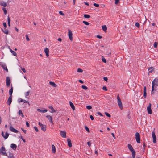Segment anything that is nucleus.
I'll return each mask as SVG.
<instances>
[{"label": "nucleus", "mask_w": 158, "mask_h": 158, "mask_svg": "<svg viewBox=\"0 0 158 158\" xmlns=\"http://www.w3.org/2000/svg\"><path fill=\"white\" fill-rule=\"evenodd\" d=\"M158 86V79L155 78L152 82V94L154 93V91H156V88Z\"/></svg>", "instance_id": "obj_1"}, {"label": "nucleus", "mask_w": 158, "mask_h": 158, "mask_svg": "<svg viewBox=\"0 0 158 158\" xmlns=\"http://www.w3.org/2000/svg\"><path fill=\"white\" fill-rule=\"evenodd\" d=\"M117 103H118V105L119 108L121 109L122 110L123 108L122 103L120 99L119 95H118L117 96Z\"/></svg>", "instance_id": "obj_2"}, {"label": "nucleus", "mask_w": 158, "mask_h": 158, "mask_svg": "<svg viewBox=\"0 0 158 158\" xmlns=\"http://www.w3.org/2000/svg\"><path fill=\"white\" fill-rule=\"evenodd\" d=\"M5 151V148L3 146L0 149V154L3 156H7V154Z\"/></svg>", "instance_id": "obj_3"}, {"label": "nucleus", "mask_w": 158, "mask_h": 158, "mask_svg": "<svg viewBox=\"0 0 158 158\" xmlns=\"http://www.w3.org/2000/svg\"><path fill=\"white\" fill-rule=\"evenodd\" d=\"M135 138L137 142L139 143L140 142V138L139 134L138 132H136L135 134Z\"/></svg>", "instance_id": "obj_4"}, {"label": "nucleus", "mask_w": 158, "mask_h": 158, "mask_svg": "<svg viewBox=\"0 0 158 158\" xmlns=\"http://www.w3.org/2000/svg\"><path fill=\"white\" fill-rule=\"evenodd\" d=\"M0 65L7 72H8V69L7 68V66L5 63L2 62H0Z\"/></svg>", "instance_id": "obj_5"}, {"label": "nucleus", "mask_w": 158, "mask_h": 158, "mask_svg": "<svg viewBox=\"0 0 158 158\" xmlns=\"http://www.w3.org/2000/svg\"><path fill=\"white\" fill-rule=\"evenodd\" d=\"M39 125L41 127V129L42 131H45L46 130V126L45 125H43L40 122H39Z\"/></svg>", "instance_id": "obj_6"}, {"label": "nucleus", "mask_w": 158, "mask_h": 158, "mask_svg": "<svg viewBox=\"0 0 158 158\" xmlns=\"http://www.w3.org/2000/svg\"><path fill=\"white\" fill-rule=\"evenodd\" d=\"M151 104L150 103L149 104L148 106H147V110L148 113L149 114H152V111L151 109Z\"/></svg>", "instance_id": "obj_7"}, {"label": "nucleus", "mask_w": 158, "mask_h": 158, "mask_svg": "<svg viewBox=\"0 0 158 158\" xmlns=\"http://www.w3.org/2000/svg\"><path fill=\"white\" fill-rule=\"evenodd\" d=\"M10 130L11 131L14 132V133H18L19 132V131H18V130L13 128V127H12V125L11 124H10Z\"/></svg>", "instance_id": "obj_8"}, {"label": "nucleus", "mask_w": 158, "mask_h": 158, "mask_svg": "<svg viewBox=\"0 0 158 158\" xmlns=\"http://www.w3.org/2000/svg\"><path fill=\"white\" fill-rule=\"evenodd\" d=\"M1 135L5 139H6L9 136V134L7 132H6L5 135H4V132L3 131L2 132Z\"/></svg>", "instance_id": "obj_9"}, {"label": "nucleus", "mask_w": 158, "mask_h": 158, "mask_svg": "<svg viewBox=\"0 0 158 158\" xmlns=\"http://www.w3.org/2000/svg\"><path fill=\"white\" fill-rule=\"evenodd\" d=\"M152 136L153 139V142L154 143H156V137L155 132L153 131L152 133Z\"/></svg>", "instance_id": "obj_10"}, {"label": "nucleus", "mask_w": 158, "mask_h": 158, "mask_svg": "<svg viewBox=\"0 0 158 158\" xmlns=\"http://www.w3.org/2000/svg\"><path fill=\"white\" fill-rule=\"evenodd\" d=\"M60 134L61 136L64 138H65L66 137V132L65 131H60Z\"/></svg>", "instance_id": "obj_11"}, {"label": "nucleus", "mask_w": 158, "mask_h": 158, "mask_svg": "<svg viewBox=\"0 0 158 158\" xmlns=\"http://www.w3.org/2000/svg\"><path fill=\"white\" fill-rule=\"evenodd\" d=\"M10 77H7L6 80V86L7 87H9L10 86Z\"/></svg>", "instance_id": "obj_12"}, {"label": "nucleus", "mask_w": 158, "mask_h": 158, "mask_svg": "<svg viewBox=\"0 0 158 158\" xmlns=\"http://www.w3.org/2000/svg\"><path fill=\"white\" fill-rule=\"evenodd\" d=\"M12 97L11 96L9 97L7 102V103L8 105H10L11 104L12 101Z\"/></svg>", "instance_id": "obj_13"}, {"label": "nucleus", "mask_w": 158, "mask_h": 158, "mask_svg": "<svg viewBox=\"0 0 158 158\" xmlns=\"http://www.w3.org/2000/svg\"><path fill=\"white\" fill-rule=\"evenodd\" d=\"M68 35L69 39L71 40H73L72 33V31L70 30H69L68 31Z\"/></svg>", "instance_id": "obj_14"}, {"label": "nucleus", "mask_w": 158, "mask_h": 158, "mask_svg": "<svg viewBox=\"0 0 158 158\" xmlns=\"http://www.w3.org/2000/svg\"><path fill=\"white\" fill-rule=\"evenodd\" d=\"M46 117L49 120L50 122L51 123H53V122L52 121V118L51 116L49 115H48L46 116Z\"/></svg>", "instance_id": "obj_15"}, {"label": "nucleus", "mask_w": 158, "mask_h": 158, "mask_svg": "<svg viewBox=\"0 0 158 158\" xmlns=\"http://www.w3.org/2000/svg\"><path fill=\"white\" fill-rule=\"evenodd\" d=\"M44 51L45 53L46 56L48 57L49 52V49L48 48H45Z\"/></svg>", "instance_id": "obj_16"}, {"label": "nucleus", "mask_w": 158, "mask_h": 158, "mask_svg": "<svg viewBox=\"0 0 158 158\" xmlns=\"http://www.w3.org/2000/svg\"><path fill=\"white\" fill-rule=\"evenodd\" d=\"M2 31L5 34H8V31L7 29H6V28H4L3 29L2 28Z\"/></svg>", "instance_id": "obj_17"}, {"label": "nucleus", "mask_w": 158, "mask_h": 158, "mask_svg": "<svg viewBox=\"0 0 158 158\" xmlns=\"http://www.w3.org/2000/svg\"><path fill=\"white\" fill-rule=\"evenodd\" d=\"M48 108L51 110V111H50L51 113H53L56 112V110L54 109V108L52 106H48Z\"/></svg>", "instance_id": "obj_18"}, {"label": "nucleus", "mask_w": 158, "mask_h": 158, "mask_svg": "<svg viewBox=\"0 0 158 158\" xmlns=\"http://www.w3.org/2000/svg\"><path fill=\"white\" fill-rule=\"evenodd\" d=\"M10 147L14 150H15L17 148V145L15 144H11Z\"/></svg>", "instance_id": "obj_19"}, {"label": "nucleus", "mask_w": 158, "mask_h": 158, "mask_svg": "<svg viewBox=\"0 0 158 158\" xmlns=\"http://www.w3.org/2000/svg\"><path fill=\"white\" fill-rule=\"evenodd\" d=\"M68 144V146L69 147H71L72 146V144L71 143V141L69 139H67Z\"/></svg>", "instance_id": "obj_20"}, {"label": "nucleus", "mask_w": 158, "mask_h": 158, "mask_svg": "<svg viewBox=\"0 0 158 158\" xmlns=\"http://www.w3.org/2000/svg\"><path fill=\"white\" fill-rule=\"evenodd\" d=\"M147 95L146 93V87L145 86L144 87V91H143V97L145 98H146Z\"/></svg>", "instance_id": "obj_21"}, {"label": "nucleus", "mask_w": 158, "mask_h": 158, "mask_svg": "<svg viewBox=\"0 0 158 158\" xmlns=\"http://www.w3.org/2000/svg\"><path fill=\"white\" fill-rule=\"evenodd\" d=\"M0 5L4 7H6L7 6V3L4 1H2L0 2Z\"/></svg>", "instance_id": "obj_22"}, {"label": "nucleus", "mask_w": 158, "mask_h": 158, "mask_svg": "<svg viewBox=\"0 0 158 158\" xmlns=\"http://www.w3.org/2000/svg\"><path fill=\"white\" fill-rule=\"evenodd\" d=\"M128 147L129 150L131 152L134 150L133 147L130 144H128Z\"/></svg>", "instance_id": "obj_23"}, {"label": "nucleus", "mask_w": 158, "mask_h": 158, "mask_svg": "<svg viewBox=\"0 0 158 158\" xmlns=\"http://www.w3.org/2000/svg\"><path fill=\"white\" fill-rule=\"evenodd\" d=\"M49 84L52 86L53 87H56L57 86V85L54 82L50 81Z\"/></svg>", "instance_id": "obj_24"}, {"label": "nucleus", "mask_w": 158, "mask_h": 158, "mask_svg": "<svg viewBox=\"0 0 158 158\" xmlns=\"http://www.w3.org/2000/svg\"><path fill=\"white\" fill-rule=\"evenodd\" d=\"M69 104L71 108L73 110H74L75 109V108L73 104L71 102H69Z\"/></svg>", "instance_id": "obj_25"}, {"label": "nucleus", "mask_w": 158, "mask_h": 158, "mask_svg": "<svg viewBox=\"0 0 158 158\" xmlns=\"http://www.w3.org/2000/svg\"><path fill=\"white\" fill-rule=\"evenodd\" d=\"M8 158H13L14 156L12 153H11L10 152H9V154L7 156Z\"/></svg>", "instance_id": "obj_26"}, {"label": "nucleus", "mask_w": 158, "mask_h": 158, "mask_svg": "<svg viewBox=\"0 0 158 158\" xmlns=\"http://www.w3.org/2000/svg\"><path fill=\"white\" fill-rule=\"evenodd\" d=\"M13 91V88L12 87L10 89L9 91V94L10 96L12 97V94Z\"/></svg>", "instance_id": "obj_27"}, {"label": "nucleus", "mask_w": 158, "mask_h": 158, "mask_svg": "<svg viewBox=\"0 0 158 158\" xmlns=\"http://www.w3.org/2000/svg\"><path fill=\"white\" fill-rule=\"evenodd\" d=\"M60 15L63 16V18H61V19H64L66 18V17L64 14L61 11H60Z\"/></svg>", "instance_id": "obj_28"}, {"label": "nucleus", "mask_w": 158, "mask_h": 158, "mask_svg": "<svg viewBox=\"0 0 158 158\" xmlns=\"http://www.w3.org/2000/svg\"><path fill=\"white\" fill-rule=\"evenodd\" d=\"M52 152L53 153H55V152H56V149L55 147L53 144L52 146Z\"/></svg>", "instance_id": "obj_29"}, {"label": "nucleus", "mask_w": 158, "mask_h": 158, "mask_svg": "<svg viewBox=\"0 0 158 158\" xmlns=\"http://www.w3.org/2000/svg\"><path fill=\"white\" fill-rule=\"evenodd\" d=\"M102 29L104 32H106L107 30V27L105 25L102 26Z\"/></svg>", "instance_id": "obj_30"}, {"label": "nucleus", "mask_w": 158, "mask_h": 158, "mask_svg": "<svg viewBox=\"0 0 158 158\" xmlns=\"http://www.w3.org/2000/svg\"><path fill=\"white\" fill-rule=\"evenodd\" d=\"M18 114L19 115H21L23 118L24 117V115L23 113H22V112L21 111V110H19V112H18Z\"/></svg>", "instance_id": "obj_31"}, {"label": "nucleus", "mask_w": 158, "mask_h": 158, "mask_svg": "<svg viewBox=\"0 0 158 158\" xmlns=\"http://www.w3.org/2000/svg\"><path fill=\"white\" fill-rule=\"evenodd\" d=\"M154 70V68L153 67H150L149 68L148 71L149 73H152Z\"/></svg>", "instance_id": "obj_32"}, {"label": "nucleus", "mask_w": 158, "mask_h": 158, "mask_svg": "<svg viewBox=\"0 0 158 158\" xmlns=\"http://www.w3.org/2000/svg\"><path fill=\"white\" fill-rule=\"evenodd\" d=\"M7 21H8V24L9 26H10V19L9 16H8L7 18Z\"/></svg>", "instance_id": "obj_33"}, {"label": "nucleus", "mask_w": 158, "mask_h": 158, "mask_svg": "<svg viewBox=\"0 0 158 158\" xmlns=\"http://www.w3.org/2000/svg\"><path fill=\"white\" fill-rule=\"evenodd\" d=\"M2 10H3L5 14L6 15L7 13V11L6 9L5 8L3 7L2 8Z\"/></svg>", "instance_id": "obj_34"}, {"label": "nucleus", "mask_w": 158, "mask_h": 158, "mask_svg": "<svg viewBox=\"0 0 158 158\" xmlns=\"http://www.w3.org/2000/svg\"><path fill=\"white\" fill-rule=\"evenodd\" d=\"M13 54V55L14 56H17V53L16 52H14V51H12L11 52Z\"/></svg>", "instance_id": "obj_35"}, {"label": "nucleus", "mask_w": 158, "mask_h": 158, "mask_svg": "<svg viewBox=\"0 0 158 158\" xmlns=\"http://www.w3.org/2000/svg\"><path fill=\"white\" fill-rule=\"evenodd\" d=\"M90 16L87 14H85L84 15V17L86 18H89L90 17Z\"/></svg>", "instance_id": "obj_36"}, {"label": "nucleus", "mask_w": 158, "mask_h": 158, "mask_svg": "<svg viewBox=\"0 0 158 158\" xmlns=\"http://www.w3.org/2000/svg\"><path fill=\"white\" fill-rule=\"evenodd\" d=\"M30 92L29 91H28L25 93V96L26 97H27L29 95Z\"/></svg>", "instance_id": "obj_37"}, {"label": "nucleus", "mask_w": 158, "mask_h": 158, "mask_svg": "<svg viewBox=\"0 0 158 158\" xmlns=\"http://www.w3.org/2000/svg\"><path fill=\"white\" fill-rule=\"evenodd\" d=\"M157 45H158V43L156 42H155L154 43V45H153L154 47L155 48H156L157 46Z\"/></svg>", "instance_id": "obj_38"}, {"label": "nucleus", "mask_w": 158, "mask_h": 158, "mask_svg": "<svg viewBox=\"0 0 158 158\" xmlns=\"http://www.w3.org/2000/svg\"><path fill=\"white\" fill-rule=\"evenodd\" d=\"M84 127H85V130H86V131L88 132H90V131H89V129L88 128V127L86 126H84Z\"/></svg>", "instance_id": "obj_39"}, {"label": "nucleus", "mask_w": 158, "mask_h": 158, "mask_svg": "<svg viewBox=\"0 0 158 158\" xmlns=\"http://www.w3.org/2000/svg\"><path fill=\"white\" fill-rule=\"evenodd\" d=\"M105 115L107 116L108 117L110 118L111 117V115H110L107 112H105Z\"/></svg>", "instance_id": "obj_40"}, {"label": "nucleus", "mask_w": 158, "mask_h": 158, "mask_svg": "<svg viewBox=\"0 0 158 158\" xmlns=\"http://www.w3.org/2000/svg\"><path fill=\"white\" fill-rule=\"evenodd\" d=\"M77 72L81 73L83 72V70L79 68L77 69Z\"/></svg>", "instance_id": "obj_41"}, {"label": "nucleus", "mask_w": 158, "mask_h": 158, "mask_svg": "<svg viewBox=\"0 0 158 158\" xmlns=\"http://www.w3.org/2000/svg\"><path fill=\"white\" fill-rule=\"evenodd\" d=\"M83 23L87 25H89V23L87 22H86L85 21H83Z\"/></svg>", "instance_id": "obj_42"}, {"label": "nucleus", "mask_w": 158, "mask_h": 158, "mask_svg": "<svg viewBox=\"0 0 158 158\" xmlns=\"http://www.w3.org/2000/svg\"><path fill=\"white\" fill-rule=\"evenodd\" d=\"M135 25L136 27H137L138 28H139L140 27V24H139L138 23H136L135 24Z\"/></svg>", "instance_id": "obj_43"}, {"label": "nucleus", "mask_w": 158, "mask_h": 158, "mask_svg": "<svg viewBox=\"0 0 158 158\" xmlns=\"http://www.w3.org/2000/svg\"><path fill=\"white\" fill-rule=\"evenodd\" d=\"M82 89H84L85 90H86V89H87L88 88L85 85H82Z\"/></svg>", "instance_id": "obj_44"}, {"label": "nucleus", "mask_w": 158, "mask_h": 158, "mask_svg": "<svg viewBox=\"0 0 158 158\" xmlns=\"http://www.w3.org/2000/svg\"><path fill=\"white\" fill-rule=\"evenodd\" d=\"M26 37L27 41H29L30 40V39H29L28 36L27 35H26Z\"/></svg>", "instance_id": "obj_45"}, {"label": "nucleus", "mask_w": 158, "mask_h": 158, "mask_svg": "<svg viewBox=\"0 0 158 158\" xmlns=\"http://www.w3.org/2000/svg\"><path fill=\"white\" fill-rule=\"evenodd\" d=\"M86 108L88 110H90L92 108V106H86Z\"/></svg>", "instance_id": "obj_46"}, {"label": "nucleus", "mask_w": 158, "mask_h": 158, "mask_svg": "<svg viewBox=\"0 0 158 158\" xmlns=\"http://www.w3.org/2000/svg\"><path fill=\"white\" fill-rule=\"evenodd\" d=\"M94 6L97 7H98L99 6V5L98 4H97L96 3H94Z\"/></svg>", "instance_id": "obj_47"}, {"label": "nucleus", "mask_w": 158, "mask_h": 158, "mask_svg": "<svg viewBox=\"0 0 158 158\" xmlns=\"http://www.w3.org/2000/svg\"><path fill=\"white\" fill-rule=\"evenodd\" d=\"M131 152H132V156L135 155V152L134 150L133 151H131Z\"/></svg>", "instance_id": "obj_48"}, {"label": "nucleus", "mask_w": 158, "mask_h": 158, "mask_svg": "<svg viewBox=\"0 0 158 158\" xmlns=\"http://www.w3.org/2000/svg\"><path fill=\"white\" fill-rule=\"evenodd\" d=\"M102 60L103 62L105 63H106V60L104 58H102Z\"/></svg>", "instance_id": "obj_49"}, {"label": "nucleus", "mask_w": 158, "mask_h": 158, "mask_svg": "<svg viewBox=\"0 0 158 158\" xmlns=\"http://www.w3.org/2000/svg\"><path fill=\"white\" fill-rule=\"evenodd\" d=\"M102 89L103 90L106 91L107 90V89L106 88V87L105 86H103L102 88Z\"/></svg>", "instance_id": "obj_50"}, {"label": "nucleus", "mask_w": 158, "mask_h": 158, "mask_svg": "<svg viewBox=\"0 0 158 158\" xmlns=\"http://www.w3.org/2000/svg\"><path fill=\"white\" fill-rule=\"evenodd\" d=\"M3 25L4 27H5V28H6L7 27V24L6 23H3Z\"/></svg>", "instance_id": "obj_51"}, {"label": "nucleus", "mask_w": 158, "mask_h": 158, "mask_svg": "<svg viewBox=\"0 0 158 158\" xmlns=\"http://www.w3.org/2000/svg\"><path fill=\"white\" fill-rule=\"evenodd\" d=\"M34 129L36 131L38 132L39 131L38 129L36 127H35V126L34 127Z\"/></svg>", "instance_id": "obj_52"}, {"label": "nucleus", "mask_w": 158, "mask_h": 158, "mask_svg": "<svg viewBox=\"0 0 158 158\" xmlns=\"http://www.w3.org/2000/svg\"><path fill=\"white\" fill-rule=\"evenodd\" d=\"M21 129L23 131V132L25 133L26 134V130H24L23 128H21Z\"/></svg>", "instance_id": "obj_53"}, {"label": "nucleus", "mask_w": 158, "mask_h": 158, "mask_svg": "<svg viewBox=\"0 0 158 158\" xmlns=\"http://www.w3.org/2000/svg\"><path fill=\"white\" fill-rule=\"evenodd\" d=\"M103 79L104 81H107L108 79L107 77H103Z\"/></svg>", "instance_id": "obj_54"}, {"label": "nucleus", "mask_w": 158, "mask_h": 158, "mask_svg": "<svg viewBox=\"0 0 158 158\" xmlns=\"http://www.w3.org/2000/svg\"><path fill=\"white\" fill-rule=\"evenodd\" d=\"M26 125L27 126V127H29V123H28V122L27 121L26 122Z\"/></svg>", "instance_id": "obj_55"}, {"label": "nucleus", "mask_w": 158, "mask_h": 158, "mask_svg": "<svg viewBox=\"0 0 158 158\" xmlns=\"http://www.w3.org/2000/svg\"><path fill=\"white\" fill-rule=\"evenodd\" d=\"M21 69L22 70V71L24 72V73H25L26 72V70L24 68H21Z\"/></svg>", "instance_id": "obj_56"}, {"label": "nucleus", "mask_w": 158, "mask_h": 158, "mask_svg": "<svg viewBox=\"0 0 158 158\" xmlns=\"http://www.w3.org/2000/svg\"><path fill=\"white\" fill-rule=\"evenodd\" d=\"M48 111V110H46V109H45V110H42V113H45L46 112H47Z\"/></svg>", "instance_id": "obj_57"}, {"label": "nucleus", "mask_w": 158, "mask_h": 158, "mask_svg": "<svg viewBox=\"0 0 158 158\" xmlns=\"http://www.w3.org/2000/svg\"><path fill=\"white\" fill-rule=\"evenodd\" d=\"M23 102H24L25 103H28L29 104V102L25 100H23Z\"/></svg>", "instance_id": "obj_58"}, {"label": "nucleus", "mask_w": 158, "mask_h": 158, "mask_svg": "<svg viewBox=\"0 0 158 158\" xmlns=\"http://www.w3.org/2000/svg\"><path fill=\"white\" fill-rule=\"evenodd\" d=\"M91 142H90L89 141V142H87V144L90 147L91 146Z\"/></svg>", "instance_id": "obj_59"}, {"label": "nucleus", "mask_w": 158, "mask_h": 158, "mask_svg": "<svg viewBox=\"0 0 158 158\" xmlns=\"http://www.w3.org/2000/svg\"><path fill=\"white\" fill-rule=\"evenodd\" d=\"M115 4H117L119 2V0H115Z\"/></svg>", "instance_id": "obj_60"}, {"label": "nucleus", "mask_w": 158, "mask_h": 158, "mask_svg": "<svg viewBox=\"0 0 158 158\" xmlns=\"http://www.w3.org/2000/svg\"><path fill=\"white\" fill-rule=\"evenodd\" d=\"M90 118L92 120H93L94 119V117L92 115H90Z\"/></svg>", "instance_id": "obj_61"}, {"label": "nucleus", "mask_w": 158, "mask_h": 158, "mask_svg": "<svg viewBox=\"0 0 158 158\" xmlns=\"http://www.w3.org/2000/svg\"><path fill=\"white\" fill-rule=\"evenodd\" d=\"M111 135H112V136H113V138H114V139H116V138L115 137V135H114V134L113 133H111Z\"/></svg>", "instance_id": "obj_62"}, {"label": "nucleus", "mask_w": 158, "mask_h": 158, "mask_svg": "<svg viewBox=\"0 0 158 158\" xmlns=\"http://www.w3.org/2000/svg\"><path fill=\"white\" fill-rule=\"evenodd\" d=\"M37 111L39 112H42V110H40V109H37Z\"/></svg>", "instance_id": "obj_63"}, {"label": "nucleus", "mask_w": 158, "mask_h": 158, "mask_svg": "<svg viewBox=\"0 0 158 158\" xmlns=\"http://www.w3.org/2000/svg\"><path fill=\"white\" fill-rule=\"evenodd\" d=\"M97 37L99 39H101L102 38V36L100 35H98L97 36Z\"/></svg>", "instance_id": "obj_64"}]
</instances>
